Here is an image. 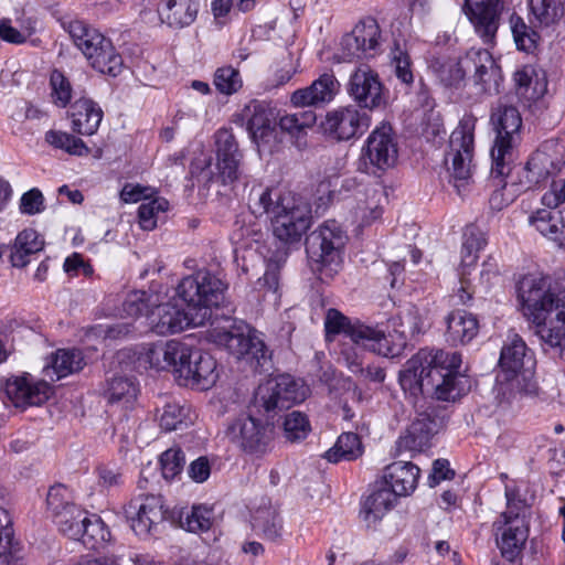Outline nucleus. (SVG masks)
Here are the masks:
<instances>
[{"mask_svg": "<svg viewBox=\"0 0 565 565\" xmlns=\"http://www.w3.org/2000/svg\"><path fill=\"white\" fill-rule=\"evenodd\" d=\"M226 288L222 278L207 269L184 277L178 285L177 295L186 308L172 301L154 303L150 313L152 330L159 335H167L204 324L211 317V308L223 300Z\"/></svg>", "mask_w": 565, "mask_h": 565, "instance_id": "f257e3e1", "label": "nucleus"}, {"mask_svg": "<svg viewBox=\"0 0 565 565\" xmlns=\"http://www.w3.org/2000/svg\"><path fill=\"white\" fill-rule=\"evenodd\" d=\"M461 363L458 352L420 349L399 372V384L414 398L427 394L455 401L470 388L469 377L460 372Z\"/></svg>", "mask_w": 565, "mask_h": 565, "instance_id": "f03ea898", "label": "nucleus"}, {"mask_svg": "<svg viewBox=\"0 0 565 565\" xmlns=\"http://www.w3.org/2000/svg\"><path fill=\"white\" fill-rule=\"evenodd\" d=\"M348 236L339 223L328 220L306 237V253L312 271L328 281L342 267V250Z\"/></svg>", "mask_w": 565, "mask_h": 565, "instance_id": "7ed1b4c3", "label": "nucleus"}, {"mask_svg": "<svg viewBox=\"0 0 565 565\" xmlns=\"http://www.w3.org/2000/svg\"><path fill=\"white\" fill-rule=\"evenodd\" d=\"M477 118L466 114L449 138L446 164L457 193L463 196L469 192L473 174L475 129Z\"/></svg>", "mask_w": 565, "mask_h": 565, "instance_id": "20e7f679", "label": "nucleus"}, {"mask_svg": "<svg viewBox=\"0 0 565 565\" xmlns=\"http://www.w3.org/2000/svg\"><path fill=\"white\" fill-rule=\"evenodd\" d=\"M63 28L96 71L110 76H117L121 72L120 54L99 31L79 20L63 22Z\"/></svg>", "mask_w": 565, "mask_h": 565, "instance_id": "39448f33", "label": "nucleus"}, {"mask_svg": "<svg viewBox=\"0 0 565 565\" xmlns=\"http://www.w3.org/2000/svg\"><path fill=\"white\" fill-rule=\"evenodd\" d=\"M253 404L249 413L234 419L226 429V436L244 454L263 457L273 448L275 418H257Z\"/></svg>", "mask_w": 565, "mask_h": 565, "instance_id": "423d86ee", "label": "nucleus"}, {"mask_svg": "<svg viewBox=\"0 0 565 565\" xmlns=\"http://www.w3.org/2000/svg\"><path fill=\"white\" fill-rule=\"evenodd\" d=\"M307 387L289 374H280L260 384L253 407L262 416L275 418L280 412L305 401Z\"/></svg>", "mask_w": 565, "mask_h": 565, "instance_id": "0eeeda50", "label": "nucleus"}, {"mask_svg": "<svg viewBox=\"0 0 565 565\" xmlns=\"http://www.w3.org/2000/svg\"><path fill=\"white\" fill-rule=\"evenodd\" d=\"M518 298L521 310L527 321L540 324L552 318L559 309H565L564 302L552 290L546 277L526 275L518 282Z\"/></svg>", "mask_w": 565, "mask_h": 565, "instance_id": "6e6552de", "label": "nucleus"}, {"mask_svg": "<svg viewBox=\"0 0 565 565\" xmlns=\"http://www.w3.org/2000/svg\"><path fill=\"white\" fill-rule=\"evenodd\" d=\"M490 124L495 131L491 148V160L494 169L502 174L508 169V160L512 161V150L520 141L522 117L519 109L512 105L498 103L491 110Z\"/></svg>", "mask_w": 565, "mask_h": 565, "instance_id": "1a4fd4ad", "label": "nucleus"}, {"mask_svg": "<svg viewBox=\"0 0 565 565\" xmlns=\"http://www.w3.org/2000/svg\"><path fill=\"white\" fill-rule=\"evenodd\" d=\"M327 335L344 333L354 343L383 356L396 354L398 350L390 347L388 338L383 330L361 323L351 322L337 309H329L324 320Z\"/></svg>", "mask_w": 565, "mask_h": 565, "instance_id": "9d476101", "label": "nucleus"}, {"mask_svg": "<svg viewBox=\"0 0 565 565\" xmlns=\"http://www.w3.org/2000/svg\"><path fill=\"white\" fill-rule=\"evenodd\" d=\"M382 30L373 17L360 20L340 42V58L344 62L370 60L383 52Z\"/></svg>", "mask_w": 565, "mask_h": 565, "instance_id": "9b49d317", "label": "nucleus"}, {"mask_svg": "<svg viewBox=\"0 0 565 565\" xmlns=\"http://www.w3.org/2000/svg\"><path fill=\"white\" fill-rule=\"evenodd\" d=\"M270 221L276 238L285 244L297 243L310 226L311 210L306 202L288 194L280 200Z\"/></svg>", "mask_w": 565, "mask_h": 565, "instance_id": "f8f14e48", "label": "nucleus"}, {"mask_svg": "<svg viewBox=\"0 0 565 565\" xmlns=\"http://www.w3.org/2000/svg\"><path fill=\"white\" fill-rule=\"evenodd\" d=\"M216 152V173L203 171L202 177L206 178V185L220 183L222 185H232L238 181L243 174L242 161L243 153L231 129L221 128L215 135Z\"/></svg>", "mask_w": 565, "mask_h": 565, "instance_id": "ddd939ff", "label": "nucleus"}, {"mask_svg": "<svg viewBox=\"0 0 565 565\" xmlns=\"http://www.w3.org/2000/svg\"><path fill=\"white\" fill-rule=\"evenodd\" d=\"M463 66L468 68L469 84L477 97L500 93L503 81L500 65L486 49L471 47L463 55ZM468 85V83L466 84Z\"/></svg>", "mask_w": 565, "mask_h": 565, "instance_id": "4468645a", "label": "nucleus"}, {"mask_svg": "<svg viewBox=\"0 0 565 565\" xmlns=\"http://www.w3.org/2000/svg\"><path fill=\"white\" fill-rule=\"evenodd\" d=\"M398 158V145L393 128L382 122L369 135L362 148V159L373 173L393 168Z\"/></svg>", "mask_w": 565, "mask_h": 565, "instance_id": "2eb2a0df", "label": "nucleus"}, {"mask_svg": "<svg viewBox=\"0 0 565 565\" xmlns=\"http://www.w3.org/2000/svg\"><path fill=\"white\" fill-rule=\"evenodd\" d=\"M532 355L519 334H513L509 341L502 347L499 365L504 375V380L509 384L501 383L497 388L498 405L505 407L511 403V387L513 382H519V376L524 370L525 363L532 362Z\"/></svg>", "mask_w": 565, "mask_h": 565, "instance_id": "dca6fc26", "label": "nucleus"}, {"mask_svg": "<svg viewBox=\"0 0 565 565\" xmlns=\"http://www.w3.org/2000/svg\"><path fill=\"white\" fill-rule=\"evenodd\" d=\"M215 342L223 345L236 359H245L256 366H264L269 359L265 343L245 326L232 327L215 334Z\"/></svg>", "mask_w": 565, "mask_h": 565, "instance_id": "f3484780", "label": "nucleus"}, {"mask_svg": "<svg viewBox=\"0 0 565 565\" xmlns=\"http://www.w3.org/2000/svg\"><path fill=\"white\" fill-rule=\"evenodd\" d=\"M371 125V117L355 105L338 107L328 111L321 126L323 131L339 141L362 136Z\"/></svg>", "mask_w": 565, "mask_h": 565, "instance_id": "a211bd4d", "label": "nucleus"}, {"mask_svg": "<svg viewBox=\"0 0 565 565\" xmlns=\"http://www.w3.org/2000/svg\"><path fill=\"white\" fill-rule=\"evenodd\" d=\"M186 358L175 369V380L183 386L207 390L218 379L216 360L209 353L188 345Z\"/></svg>", "mask_w": 565, "mask_h": 565, "instance_id": "6ab92c4d", "label": "nucleus"}, {"mask_svg": "<svg viewBox=\"0 0 565 565\" xmlns=\"http://www.w3.org/2000/svg\"><path fill=\"white\" fill-rule=\"evenodd\" d=\"M443 418L437 415L435 406H428L419 412L411 425L398 437L396 449L398 452H422L431 446V438L441 427Z\"/></svg>", "mask_w": 565, "mask_h": 565, "instance_id": "aec40b11", "label": "nucleus"}, {"mask_svg": "<svg viewBox=\"0 0 565 565\" xmlns=\"http://www.w3.org/2000/svg\"><path fill=\"white\" fill-rule=\"evenodd\" d=\"M564 164L565 160L557 149V143L553 140L545 141L526 162L527 189L545 183L556 175Z\"/></svg>", "mask_w": 565, "mask_h": 565, "instance_id": "412c9836", "label": "nucleus"}, {"mask_svg": "<svg viewBox=\"0 0 565 565\" xmlns=\"http://www.w3.org/2000/svg\"><path fill=\"white\" fill-rule=\"evenodd\" d=\"M348 93L359 108L373 110L384 104L383 85L377 73L370 67H359L350 76Z\"/></svg>", "mask_w": 565, "mask_h": 565, "instance_id": "4be33fe9", "label": "nucleus"}, {"mask_svg": "<svg viewBox=\"0 0 565 565\" xmlns=\"http://www.w3.org/2000/svg\"><path fill=\"white\" fill-rule=\"evenodd\" d=\"M501 0H465L463 11L483 42H491L499 28Z\"/></svg>", "mask_w": 565, "mask_h": 565, "instance_id": "5701e85b", "label": "nucleus"}, {"mask_svg": "<svg viewBox=\"0 0 565 565\" xmlns=\"http://www.w3.org/2000/svg\"><path fill=\"white\" fill-rule=\"evenodd\" d=\"M4 393L15 407L41 405L51 394V386L44 381L30 376H14L7 380Z\"/></svg>", "mask_w": 565, "mask_h": 565, "instance_id": "b1692460", "label": "nucleus"}, {"mask_svg": "<svg viewBox=\"0 0 565 565\" xmlns=\"http://www.w3.org/2000/svg\"><path fill=\"white\" fill-rule=\"evenodd\" d=\"M186 351L188 344L183 342L175 340L160 341L150 344L140 355L139 361L157 371L171 369L175 375V369H179L182 360L186 358Z\"/></svg>", "mask_w": 565, "mask_h": 565, "instance_id": "393cba45", "label": "nucleus"}, {"mask_svg": "<svg viewBox=\"0 0 565 565\" xmlns=\"http://www.w3.org/2000/svg\"><path fill=\"white\" fill-rule=\"evenodd\" d=\"M340 89V83L332 73H323L308 87L295 90L290 102L295 107L323 106L330 103Z\"/></svg>", "mask_w": 565, "mask_h": 565, "instance_id": "a878e982", "label": "nucleus"}, {"mask_svg": "<svg viewBox=\"0 0 565 565\" xmlns=\"http://www.w3.org/2000/svg\"><path fill=\"white\" fill-rule=\"evenodd\" d=\"M498 525L497 520L493 523V530L495 531L497 544L501 551V555L509 561H514L527 541L529 521L516 518L514 521L502 524V526Z\"/></svg>", "mask_w": 565, "mask_h": 565, "instance_id": "bb28decb", "label": "nucleus"}, {"mask_svg": "<svg viewBox=\"0 0 565 565\" xmlns=\"http://www.w3.org/2000/svg\"><path fill=\"white\" fill-rule=\"evenodd\" d=\"M535 333L542 342L543 351L553 359L565 362V309H559L555 318L534 324Z\"/></svg>", "mask_w": 565, "mask_h": 565, "instance_id": "cd10ccee", "label": "nucleus"}, {"mask_svg": "<svg viewBox=\"0 0 565 565\" xmlns=\"http://www.w3.org/2000/svg\"><path fill=\"white\" fill-rule=\"evenodd\" d=\"M166 513L163 498L148 494L138 507L136 516L131 519V529L138 536L146 537L166 520Z\"/></svg>", "mask_w": 565, "mask_h": 565, "instance_id": "c85d7f7f", "label": "nucleus"}, {"mask_svg": "<svg viewBox=\"0 0 565 565\" xmlns=\"http://www.w3.org/2000/svg\"><path fill=\"white\" fill-rule=\"evenodd\" d=\"M419 472V468L412 462L396 461L385 468L383 479L394 495L406 497L416 489Z\"/></svg>", "mask_w": 565, "mask_h": 565, "instance_id": "c756f323", "label": "nucleus"}, {"mask_svg": "<svg viewBox=\"0 0 565 565\" xmlns=\"http://www.w3.org/2000/svg\"><path fill=\"white\" fill-rule=\"evenodd\" d=\"M68 115L73 130L83 136L94 135L103 119V110L98 104L85 97L71 105Z\"/></svg>", "mask_w": 565, "mask_h": 565, "instance_id": "7c9ffc66", "label": "nucleus"}, {"mask_svg": "<svg viewBox=\"0 0 565 565\" xmlns=\"http://www.w3.org/2000/svg\"><path fill=\"white\" fill-rule=\"evenodd\" d=\"M516 94L530 102L542 98L547 92L545 72L536 65H524L513 75Z\"/></svg>", "mask_w": 565, "mask_h": 565, "instance_id": "2f4dec72", "label": "nucleus"}, {"mask_svg": "<svg viewBox=\"0 0 565 565\" xmlns=\"http://www.w3.org/2000/svg\"><path fill=\"white\" fill-rule=\"evenodd\" d=\"M246 111L249 115L247 130L252 140L258 146L268 145L275 139V121L273 114L265 105L258 102H252Z\"/></svg>", "mask_w": 565, "mask_h": 565, "instance_id": "473e14b6", "label": "nucleus"}, {"mask_svg": "<svg viewBox=\"0 0 565 565\" xmlns=\"http://www.w3.org/2000/svg\"><path fill=\"white\" fill-rule=\"evenodd\" d=\"M446 341L451 345L469 343L479 332L476 316L465 310H454L446 317Z\"/></svg>", "mask_w": 565, "mask_h": 565, "instance_id": "72a5a7b5", "label": "nucleus"}, {"mask_svg": "<svg viewBox=\"0 0 565 565\" xmlns=\"http://www.w3.org/2000/svg\"><path fill=\"white\" fill-rule=\"evenodd\" d=\"M250 524L254 532L265 540L277 542L281 539L282 520L269 501L262 503L253 511Z\"/></svg>", "mask_w": 565, "mask_h": 565, "instance_id": "f704fd0d", "label": "nucleus"}, {"mask_svg": "<svg viewBox=\"0 0 565 565\" xmlns=\"http://www.w3.org/2000/svg\"><path fill=\"white\" fill-rule=\"evenodd\" d=\"M530 224L543 236L556 243L558 247H564L565 214L563 211L539 210L530 216Z\"/></svg>", "mask_w": 565, "mask_h": 565, "instance_id": "c9c22d12", "label": "nucleus"}, {"mask_svg": "<svg viewBox=\"0 0 565 565\" xmlns=\"http://www.w3.org/2000/svg\"><path fill=\"white\" fill-rule=\"evenodd\" d=\"M396 495L387 488L372 492L363 502L361 516L369 527L375 526L396 503Z\"/></svg>", "mask_w": 565, "mask_h": 565, "instance_id": "e433bc0d", "label": "nucleus"}, {"mask_svg": "<svg viewBox=\"0 0 565 565\" xmlns=\"http://www.w3.org/2000/svg\"><path fill=\"white\" fill-rule=\"evenodd\" d=\"M391 323L394 328V332L398 335L401 343L392 344L388 340L390 347L395 348L396 354L390 355L391 358L397 356L401 353L407 339L419 334L423 330V321L419 316L418 309L414 306H409L404 310L399 311L395 317L391 319Z\"/></svg>", "mask_w": 565, "mask_h": 565, "instance_id": "4c0bfd02", "label": "nucleus"}, {"mask_svg": "<svg viewBox=\"0 0 565 565\" xmlns=\"http://www.w3.org/2000/svg\"><path fill=\"white\" fill-rule=\"evenodd\" d=\"M44 241L40 234L32 230H24L18 234L14 245L10 248V260L14 267H24L29 264V256L43 249Z\"/></svg>", "mask_w": 565, "mask_h": 565, "instance_id": "58836bf2", "label": "nucleus"}, {"mask_svg": "<svg viewBox=\"0 0 565 565\" xmlns=\"http://www.w3.org/2000/svg\"><path fill=\"white\" fill-rule=\"evenodd\" d=\"M138 386L134 379L115 375L106 381L104 396L110 404H121L130 407L137 398Z\"/></svg>", "mask_w": 565, "mask_h": 565, "instance_id": "ea45409f", "label": "nucleus"}, {"mask_svg": "<svg viewBox=\"0 0 565 565\" xmlns=\"http://www.w3.org/2000/svg\"><path fill=\"white\" fill-rule=\"evenodd\" d=\"M285 195H281L269 188L263 185H255L252 188L248 195V209L255 217H259L264 214L274 216L276 213V206H280V200Z\"/></svg>", "mask_w": 565, "mask_h": 565, "instance_id": "a19ab883", "label": "nucleus"}, {"mask_svg": "<svg viewBox=\"0 0 565 565\" xmlns=\"http://www.w3.org/2000/svg\"><path fill=\"white\" fill-rule=\"evenodd\" d=\"M50 365L57 380L81 372L86 365L84 354L78 349H58L51 356Z\"/></svg>", "mask_w": 565, "mask_h": 565, "instance_id": "79ce46f5", "label": "nucleus"}, {"mask_svg": "<svg viewBox=\"0 0 565 565\" xmlns=\"http://www.w3.org/2000/svg\"><path fill=\"white\" fill-rule=\"evenodd\" d=\"M431 67L439 83L447 88H459L468 74V68L463 66V56L458 60H436Z\"/></svg>", "mask_w": 565, "mask_h": 565, "instance_id": "37998d69", "label": "nucleus"}, {"mask_svg": "<svg viewBox=\"0 0 565 565\" xmlns=\"http://www.w3.org/2000/svg\"><path fill=\"white\" fill-rule=\"evenodd\" d=\"M159 413V425L166 431H172L188 427L192 423L189 407L181 405L175 399L167 401Z\"/></svg>", "mask_w": 565, "mask_h": 565, "instance_id": "c03bdc74", "label": "nucleus"}, {"mask_svg": "<svg viewBox=\"0 0 565 565\" xmlns=\"http://www.w3.org/2000/svg\"><path fill=\"white\" fill-rule=\"evenodd\" d=\"M199 11V0H164L162 10L170 25L185 26L191 24Z\"/></svg>", "mask_w": 565, "mask_h": 565, "instance_id": "a18cd8bd", "label": "nucleus"}, {"mask_svg": "<svg viewBox=\"0 0 565 565\" xmlns=\"http://www.w3.org/2000/svg\"><path fill=\"white\" fill-rule=\"evenodd\" d=\"M512 161L508 160V169L503 171L502 174H499L495 171V164L492 160L491 171H490V183L493 188V191L489 198V204L491 210L493 211H502L510 203H512L515 199V192L508 190V183L504 181V178L508 177L511 172Z\"/></svg>", "mask_w": 565, "mask_h": 565, "instance_id": "49530a36", "label": "nucleus"}, {"mask_svg": "<svg viewBox=\"0 0 565 565\" xmlns=\"http://www.w3.org/2000/svg\"><path fill=\"white\" fill-rule=\"evenodd\" d=\"M362 454L363 446L360 437L354 433H344L339 436L335 445L326 452L324 457L328 461L337 463L341 460H355Z\"/></svg>", "mask_w": 565, "mask_h": 565, "instance_id": "de8ad7c7", "label": "nucleus"}, {"mask_svg": "<svg viewBox=\"0 0 565 565\" xmlns=\"http://www.w3.org/2000/svg\"><path fill=\"white\" fill-rule=\"evenodd\" d=\"M484 233L475 224L466 226L461 247L460 268H470L476 265L478 253L486 246Z\"/></svg>", "mask_w": 565, "mask_h": 565, "instance_id": "09e8293b", "label": "nucleus"}, {"mask_svg": "<svg viewBox=\"0 0 565 565\" xmlns=\"http://www.w3.org/2000/svg\"><path fill=\"white\" fill-rule=\"evenodd\" d=\"M110 536L108 529L102 519L95 514L87 515L86 521L81 524L79 534L77 539L89 550L97 548L100 544L105 543Z\"/></svg>", "mask_w": 565, "mask_h": 565, "instance_id": "8fccbe9b", "label": "nucleus"}, {"mask_svg": "<svg viewBox=\"0 0 565 565\" xmlns=\"http://www.w3.org/2000/svg\"><path fill=\"white\" fill-rule=\"evenodd\" d=\"M533 17L544 25H551L565 15V0H529Z\"/></svg>", "mask_w": 565, "mask_h": 565, "instance_id": "3c124183", "label": "nucleus"}, {"mask_svg": "<svg viewBox=\"0 0 565 565\" xmlns=\"http://www.w3.org/2000/svg\"><path fill=\"white\" fill-rule=\"evenodd\" d=\"M45 141L55 149H62L72 156H87L89 148L85 142L71 134L60 130H49L45 134Z\"/></svg>", "mask_w": 565, "mask_h": 565, "instance_id": "603ef678", "label": "nucleus"}, {"mask_svg": "<svg viewBox=\"0 0 565 565\" xmlns=\"http://www.w3.org/2000/svg\"><path fill=\"white\" fill-rule=\"evenodd\" d=\"M88 513L77 505H70L53 519L58 530L70 539H77L81 524L86 521Z\"/></svg>", "mask_w": 565, "mask_h": 565, "instance_id": "864d4df0", "label": "nucleus"}, {"mask_svg": "<svg viewBox=\"0 0 565 565\" xmlns=\"http://www.w3.org/2000/svg\"><path fill=\"white\" fill-rule=\"evenodd\" d=\"M505 498H507V510L502 512L498 519V526H502V524H507L509 521H514L516 518L525 519L526 512L529 510V505L520 495V492L516 488L505 487Z\"/></svg>", "mask_w": 565, "mask_h": 565, "instance_id": "5fc2aeb1", "label": "nucleus"}, {"mask_svg": "<svg viewBox=\"0 0 565 565\" xmlns=\"http://www.w3.org/2000/svg\"><path fill=\"white\" fill-rule=\"evenodd\" d=\"M510 24L516 47L524 52L533 51L536 47L539 34L516 14L511 15Z\"/></svg>", "mask_w": 565, "mask_h": 565, "instance_id": "6e6d98bb", "label": "nucleus"}, {"mask_svg": "<svg viewBox=\"0 0 565 565\" xmlns=\"http://www.w3.org/2000/svg\"><path fill=\"white\" fill-rule=\"evenodd\" d=\"M405 45L398 40H394L391 49L392 63L395 67L396 77L404 84L411 85L414 81L412 72V61Z\"/></svg>", "mask_w": 565, "mask_h": 565, "instance_id": "4d7b16f0", "label": "nucleus"}, {"mask_svg": "<svg viewBox=\"0 0 565 565\" xmlns=\"http://www.w3.org/2000/svg\"><path fill=\"white\" fill-rule=\"evenodd\" d=\"M317 116L312 110H299L285 115L279 120L281 130L299 137L307 128L315 125Z\"/></svg>", "mask_w": 565, "mask_h": 565, "instance_id": "13d9d810", "label": "nucleus"}, {"mask_svg": "<svg viewBox=\"0 0 565 565\" xmlns=\"http://www.w3.org/2000/svg\"><path fill=\"white\" fill-rule=\"evenodd\" d=\"M215 88L224 95L236 93L243 85L239 72L232 66L218 67L214 73Z\"/></svg>", "mask_w": 565, "mask_h": 565, "instance_id": "bf43d9fd", "label": "nucleus"}, {"mask_svg": "<svg viewBox=\"0 0 565 565\" xmlns=\"http://www.w3.org/2000/svg\"><path fill=\"white\" fill-rule=\"evenodd\" d=\"M310 431V424L307 416L300 412L294 411L288 414L284 422V433L286 439L291 443L305 439Z\"/></svg>", "mask_w": 565, "mask_h": 565, "instance_id": "052dcab7", "label": "nucleus"}, {"mask_svg": "<svg viewBox=\"0 0 565 565\" xmlns=\"http://www.w3.org/2000/svg\"><path fill=\"white\" fill-rule=\"evenodd\" d=\"M212 510L206 507H193L184 519L181 518V526L193 533L205 532L212 525Z\"/></svg>", "mask_w": 565, "mask_h": 565, "instance_id": "680f3d73", "label": "nucleus"}, {"mask_svg": "<svg viewBox=\"0 0 565 565\" xmlns=\"http://www.w3.org/2000/svg\"><path fill=\"white\" fill-rule=\"evenodd\" d=\"M153 306L154 302L150 300V296L146 291H134L124 301L122 310L128 317L147 316L150 319Z\"/></svg>", "mask_w": 565, "mask_h": 565, "instance_id": "e2e57ef3", "label": "nucleus"}, {"mask_svg": "<svg viewBox=\"0 0 565 565\" xmlns=\"http://www.w3.org/2000/svg\"><path fill=\"white\" fill-rule=\"evenodd\" d=\"M51 98L57 107H66L72 98V86L65 75L54 70L50 76Z\"/></svg>", "mask_w": 565, "mask_h": 565, "instance_id": "0e129e2a", "label": "nucleus"}, {"mask_svg": "<svg viewBox=\"0 0 565 565\" xmlns=\"http://www.w3.org/2000/svg\"><path fill=\"white\" fill-rule=\"evenodd\" d=\"M184 463V454L180 447H171L160 456L162 476L167 480H172L180 475Z\"/></svg>", "mask_w": 565, "mask_h": 565, "instance_id": "69168bd1", "label": "nucleus"}, {"mask_svg": "<svg viewBox=\"0 0 565 565\" xmlns=\"http://www.w3.org/2000/svg\"><path fill=\"white\" fill-rule=\"evenodd\" d=\"M168 202L164 200H152L142 203L138 209L139 224L143 230H153L157 225L156 216L159 212L167 210Z\"/></svg>", "mask_w": 565, "mask_h": 565, "instance_id": "338daca9", "label": "nucleus"}, {"mask_svg": "<svg viewBox=\"0 0 565 565\" xmlns=\"http://www.w3.org/2000/svg\"><path fill=\"white\" fill-rule=\"evenodd\" d=\"M70 499V493L64 486L57 484L50 488L46 504L53 519L57 516L60 512H64L70 505H75Z\"/></svg>", "mask_w": 565, "mask_h": 565, "instance_id": "774afa93", "label": "nucleus"}]
</instances>
